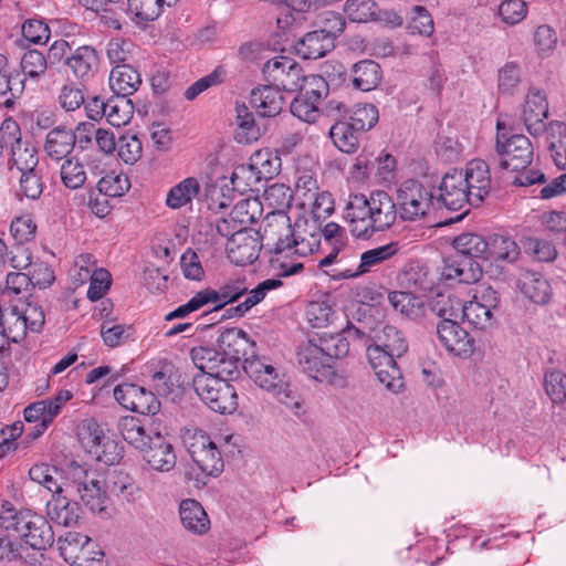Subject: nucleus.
<instances>
[{
    "mask_svg": "<svg viewBox=\"0 0 566 566\" xmlns=\"http://www.w3.org/2000/svg\"><path fill=\"white\" fill-rule=\"evenodd\" d=\"M29 476L33 482L50 491L52 495L61 494L63 491L59 483L62 472L54 465L46 463L34 464L29 470Z\"/></svg>",
    "mask_w": 566,
    "mask_h": 566,
    "instance_id": "a18cd8bd",
    "label": "nucleus"
},
{
    "mask_svg": "<svg viewBox=\"0 0 566 566\" xmlns=\"http://www.w3.org/2000/svg\"><path fill=\"white\" fill-rule=\"evenodd\" d=\"M361 133L354 128L347 120H336L331 129L329 137L342 153L354 154L357 151L360 143Z\"/></svg>",
    "mask_w": 566,
    "mask_h": 566,
    "instance_id": "58836bf2",
    "label": "nucleus"
},
{
    "mask_svg": "<svg viewBox=\"0 0 566 566\" xmlns=\"http://www.w3.org/2000/svg\"><path fill=\"white\" fill-rule=\"evenodd\" d=\"M39 155L36 147L31 142H24L10 148V157L8 159V169L12 172L14 169L28 172L38 169Z\"/></svg>",
    "mask_w": 566,
    "mask_h": 566,
    "instance_id": "ea45409f",
    "label": "nucleus"
},
{
    "mask_svg": "<svg viewBox=\"0 0 566 566\" xmlns=\"http://www.w3.org/2000/svg\"><path fill=\"white\" fill-rule=\"evenodd\" d=\"M75 148L73 129L64 125L53 127L46 134L43 150L53 161H61L71 158L70 155Z\"/></svg>",
    "mask_w": 566,
    "mask_h": 566,
    "instance_id": "5701e85b",
    "label": "nucleus"
},
{
    "mask_svg": "<svg viewBox=\"0 0 566 566\" xmlns=\"http://www.w3.org/2000/svg\"><path fill=\"white\" fill-rule=\"evenodd\" d=\"M60 178L65 188L76 190L84 186L87 176L84 165L78 159L71 157L63 160Z\"/></svg>",
    "mask_w": 566,
    "mask_h": 566,
    "instance_id": "8fccbe9b",
    "label": "nucleus"
},
{
    "mask_svg": "<svg viewBox=\"0 0 566 566\" xmlns=\"http://www.w3.org/2000/svg\"><path fill=\"white\" fill-rule=\"evenodd\" d=\"M333 342L328 333L323 332L314 334L297 347L296 358L300 368L316 381L335 382V364L345 349L340 340L335 345Z\"/></svg>",
    "mask_w": 566,
    "mask_h": 566,
    "instance_id": "7ed1b4c3",
    "label": "nucleus"
},
{
    "mask_svg": "<svg viewBox=\"0 0 566 566\" xmlns=\"http://www.w3.org/2000/svg\"><path fill=\"white\" fill-rule=\"evenodd\" d=\"M104 556L105 554L98 544L90 537L80 553L75 556H72V552L70 553V564L72 566H105Z\"/></svg>",
    "mask_w": 566,
    "mask_h": 566,
    "instance_id": "bf43d9fd",
    "label": "nucleus"
},
{
    "mask_svg": "<svg viewBox=\"0 0 566 566\" xmlns=\"http://www.w3.org/2000/svg\"><path fill=\"white\" fill-rule=\"evenodd\" d=\"M387 300L394 311L409 319H418L424 315L426 304L422 297L406 291H390Z\"/></svg>",
    "mask_w": 566,
    "mask_h": 566,
    "instance_id": "7c9ffc66",
    "label": "nucleus"
},
{
    "mask_svg": "<svg viewBox=\"0 0 566 566\" xmlns=\"http://www.w3.org/2000/svg\"><path fill=\"white\" fill-rule=\"evenodd\" d=\"M399 251L398 242H390L385 245L370 249L361 253L360 262L356 271L345 270L342 277L349 279L369 272L371 268L389 260Z\"/></svg>",
    "mask_w": 566,
    "mask_h": 566,
    "instance_id": "72a5a7b5",
    "label": "nucleus"
},
{
    "mask_svg": "<svg viewBox=\"0 0 566 566\" xmlns=\"http://www.w3.org/2000/svg\"><path fill=\"white\" fill-rule=\"evenodd\" d=\"M397 205L384 190L350 195L344 218L349 232L357 239H369L375 232L389 229L397 219Z\"/></svg>",
    "mask_w": 566,
    "mask_h": 566,
    "instance_id": "f257e3e1",
    "label": "nucleus"
},
{
    "mask_svg": "<svg viewBox=\"0 0 566 566\" xmlns=\"http://www.w3.org/2000/svg\"><path fill=\"white\" fill-rule=\"evenodd\" d=\"M226 71L222 66H217L208 75L197 80L192 83L184 93L187 101H195L201 93L212 86H217L223 83Z\"/></svg>",
    "mask_w": 566,
    "mask_h": 566,
    "instance_id": "0e129e2a",
    "label": "nucleus"
},
{
    "mask_svg": "<svg viewBox=\"0 0 566 566\" xmlns=\"http://www.w3.org/2000/svg\"><path fill=\"white\" fill-rule=\"evenodd\" d=\"M461 175L465 179L467 190H470L472 207H479L494 188L489 164L480 158L471 159Z\"/></svg>",
    "mask_w": 566,
    "mask_h": 566,
    "instance_id": "a211bd4d",
    "label": "nucleus"
},
{
    "mask_svg": "<svg viewBox=\"0 0 566 566\" xmlns=\"http://www.w3.org/2000/svg\"><path fill=\"white\" fill-rule=\"evenodd\" d=\"M15 532L31 548L44 551L54 543V532L49 521L31 510H22L20 526Z\"/></svg>",
    "mask_w": 566,
    "mask_h": 566,
    "instance_id": "ddd939ff",
    "label": "nucleus"
},
{
    "mask_svg": "<svg viewBox=\"0 0 566 566\" xmlns=\"http://www.w3.org/2000/svg\"><path fill=\"white\" fill-rule=\"evenodd\" d=\"M192 387L200 400L214 412L230 415L238 408L237 390L227 379L196 374Z\"/></svg>",
    "mask_w": 566,
    "mask_h": 566,
    "instance_id": "0eeeda50",
    "label": "nucleus"
},
{
    "mask_svg": "<svg viewBox=\"0 0 566 566\" xmlns=\"http://www.w3.org/2000/svg\"><path fill=\"white\" fill-rule=\"evenodd\" d=\"M111 491L122 502L135 503L139 499L140 489L128 474L118 473L112 481Z\"/></svg>",
    "mask_w": 566,
    "mask_h": 566,
    "instance_id": "680f3d73",
    "label": "nucleus"
},
{
    "mask_svg": "<svg viewBox=\"0 0 566 566\" xmlns=\"http://www.w3.org/2000/svg\"><path fill=\"white\" fill-rule=\"evenodd\" d=\"M407 30L410 34L429 38L434 32V21L431 13L423 6H413L410 9Z\"/></svg>",
    "mask_w": 566,
    "mask_h": 566,
    "instance_id": "3c124183",
    "label": "nucleus"
},
{
    "mask_svg": "<svg viewBox=\"0 0 566 566\" xmlns=\"http://www.w3.org/2000/svg\"><path fill=\"white\" fill-rule=\"evenodd\" d=\"M263 248L262 237L258 230L243 231L230 238L226 245L227 256L231 263L243 266L259 259Z\"/></svg>",
    "mask_w": 566,
    "mask_h": 566,
    "instance_id": "f3484780",
    "label": "nucleus"
},
{
    "mask_svg": "<svg viewBox=\"0 0 566 566\" xmlns=\"http://www.w3.org/2000/svg\"><path fill=\"white\" fill-rule=\"evenodd\" d=\"M547 148L558 168H566V123L552 120L545 125Z\"/></svg>",
    "mask_w": 566,
    "mask_h": 566,
    "instance_id": "e433bc0d",
    "label": "nucleus"
},
{
    "mask_svg": "<svg viewBox=\"0 0 566 566\" xmlns=\"http://www.w3.org/2000/svg\"><path fill=\"white\" fill-rule=\"evenodd\" d=\"M242 368L260 388L271 392L281 403L300 407L290 384L279 375L269 358L260 357L252 352L250 357H244Z\"/></svg>",
    "mask_w": 566,
    "mask_h": 566,
    "instance_id": "39448f33",
    "label": "nucleus"
},
{
    "mask_svg": "<svg viewBox=\"0 0 566 566\" xmlns=\"http://www.w3.org/2000/svg\"><path fill=\"white\" fill-rule=\"evenodd\" d=\"M484 261H506L513 263L520 255L517 243L510 237L492 234L485 239Z\"/></svg>",
    "mask_w": 566,
    "mask_h": 566,
    "instance_id": "473e14b6",
    "label": "nucleus"
},
{
    "mask_svg": "<svg viewBox=\"0 0 566 566\" xmlns=\"http://www.w3.org/2000/svg\"><path fill=\"white\" fill-rule=\"evenodd\" d=\"M380 65L374 60H361L352 66V83L356 90L370 92L381 82Z\"/></svg>",
    "mask_w": 566,
    "mask_h": 566,
    "instance_id": "2f4dec72",
    "label": "nucleus"
},
{
    "mask_svg": "<svg viewBox=\"0 0 566 566\" xmlns=\"http://www.w3.org/2000/svg\"><path fill=\"white\" fill-rule=\"evenodd\" d=\"M378 120V108L374 104L366 103L356 105L347 122L363 134L374 128Z\"/></svg>",
    "mask_w": 566,
    "mask_h": 566,
    "instance_id": "603ef678",
    "label": "nucleus"
},
{
    "mask_svg": "<svg viewBox=\"0 0 566 566\" xmlns=\"http://www.w3.org/2000/svg\"><path fill=\"white\" fill-rule=\"evenodd\" d=\"M46 513L54 523L71 527L78 523L82 509L77 502L57 494L52 495V500L46 503Z\"/></svg>",
    "mask_w": 566,
    "mask_h": 566,
    "instance_id": "393cba45",
    "label": "nucleus"
},
{
    "mask_svg": "<svg viewBox=\"0 0 566 566\" xmlns=\"http://www.w3.org/2000/svg\"><path fill=\"white\" fill-rule=\"evenodd\" d=\"M521 291L525 297L538 305L548 304L553 297L549 281L542 273L535 271L525 272Z\"/></svg>",
    "mask_w": 566,
    "mask_h": 566,
    "instance_id": "c756f323",
    "label": "nucleus"
},
{
    "mask_svg": "<svg viewBox=\"0 0 566 566\" xmlns=\"http://www.w3.org/2000/svg\"><path fill=\"white\" fill-rule=\"evenodd\" d=\"M65 65L77 80L86 82L97 74L101 56L93 45H81L70 53Z\"/></svg>",
    "mask_w": 566,
    "mask_h": 566,
    "instance_id": "4be33fe9",
    "label": "nucleus"
},
{
    "mask_svg": "<svg viewBox=\"0 0 566 566\" xmlns=\"http://www.w3.org/2000/svg\"><path fill=\"white\" fill-rule=\"evenodd\" d=\"M432 188L419 180H405L397 190V205L405 221H416L426 217L433 205Z\"/></svg>",
    "mask_w": 566,
    "mask_h": 566,
    "instance_id": "1a4fd4ad",
    "label": "nucleus"
},
{
    "mask_svg": "<svg viewBox=\"0 0 566 566\" xmlns=\"http://www.w3.org/2000/svg\"><path fill=\"white\" fill-rule=\"evenodd\" d=\"M223 349H216L209 346H198L190 350V357L195 366L199 369L198 374L212 375L220 363Z\"/></svg>",
    "mask_w": 566,
    "mask_h": 566,
    "instance_id": "5fc2aeb1",
    "label": "nucleus"
},
{
    "mask_svg": "<svg viewBox=\"0 0 566 566\" xmlns=\"http://www.w3.org/2000/svg\"><path fill=\"white\" fill-rule=\"evenodd\" d=\"M84 505L93 513L105 514L109 497L106 491L102 488L101 481L93 478L83 488L76 491Z\"/></svg>",
    "mask_w": 566,
    "mask_h": 566,
    "instance_id": "a19ab883",
    "label": "nucleus"
},
{
    "mask_svg": "<svg viewBox=\"0 0 566 566\" xmlns=\"http://www.w3.org/2000/svg\"><path fill=\"white\" fill-rule=\"evenodd\" d=\"M250 103L260 116L274 117L281 113L285 99L281 91L268 83L252 90Z\"/></svg>",
    "mask_w": 566,
    "mask_h": 566,
    "instance_id": "b1692460",
    "label": "nucleus"
},
{
    "mask_svg": "<svg viewBox=\"0 0 566 566\" xmlns=\"http://www.w3.org/2000/svg\"><path fill=\"white\" fill-rule=\"evenodd\" d=\"M297 91L298 94L290 104L292 115L305 123H315L321 115L318 104L328 94L327 83L322 76L312 74Z\"/></svg>",
    "mask_w": 566,
    "mask_h": 566,
    "instance_id": "9d476101",
    "label": "nucleus"
},
{
    "mask_svg": "<svg viewBox=\"0 0 566 566\" xmlns=\"http://www.w3.org/2000/svg\"><path fill=\"white\" fill-rule=\"evenodd\" d=\"M218 344L219 348L223 349V354L212 376L230 382L239 374V364L244 361V357H250L248 349H251L255 343L250 340L245 332L238 329L222 333Z\"/></svg>",
    "mask_w": 566,
    "mask_h": 566,
    "instance_id": "6e6552de",
    "label": "nucleus"
},
{
    "mask_svg": "<svg viewBox=\"0 0 566 566\" xmlns=\"http://www.w3.org/2000/svg\"><path fill=\"white\" fill-rule=\"evenodd\" d=\"M368 363L375 371L378 380L391 391H399L403 387L401 370L396 363L397 356L382 348L374 342V345L367 347L366 353Z\"/></svg>",
    "mask_w": 566,
    "mask_h": 566,
    "instance_id": "4468645a",
    "label": "nucleus"
},
{
    "mask_svg": "<svg viewBox=\"0 0 566 566\" xmlns=\"http://www.w3.org/2000/svg\"><path fill=\"white\" fill-rule=\"evenodd\" d=\"M258 202L248 199L239 201L230 211L229 216L242 228V231L253 230L250 226L256 221Z\"/></svg>",
    "mask_w": 566,
    "mask_h": 566,
    "instance_id": "774afa93",
    "label": "nucleus"
},
{
    "mask_svg": "<svg viewBox=\"0 0 566 566\" xmlns=\"http://www.w3.org/2000/svg\"><path fill=\"white\" fill-rule=\"evenodd\" d=\"M314 24L317 28L316 31L331 36L335 43V40L344 32L346 21L342 13L327 10L316 17Z\"/></svg>",
    "mask_w": 566,
    "mask_h": 566,
    "instance_id": "6e6d98bb",
    "label": "nucleus"
},
{
    "mask_svg": "<svg viewBox=\"0 0 566 566\" xmlns=\"http://www.w3.org/2000/svg\"><path fill=\"white\" fill-rule=\"evenodd\" d=\"M199 190V181L193 177H188L168 191L166 205L171 209H179L190 203Z\"/></svg>",
    "mask_w": 566,
    "mask_h": 566,
    "instance_id": "37998d69",
    "label": "nucleus"
},
{
    "mask_svg": "<svg viewBox=\"0 0 566 566\" xmlns=\"http://www.w3.org/2000/svg\"><path fill=\"white\" fill-rule=\"evenodd\" d=\"M262 242L272 247L276 255L285 254L306 256L319 247V234L302 235L291 224L290 217L284 211H272L262 221V230H259Z\"/></svg>",
    "mask_w": 566,
    "mask_h": 566,
    "instance_id": "f03ea898",
    "label": "nucleus"
},
{
    "mask_svg": "<svg viewBox=\"0 0 566 566\" xmlns=\"http://www.w3.org/2000/svg\"><path fill=\"white\" fill-rule=\"evenodd\" d=\"M117 428L124 440L138 451L145 447L148 437H151V434L146 432L142 420L134 416L122 417Z\"/></svg>",
    "mask_w": 566,
    "mask_h": 566,
    "instance_id": "c03bdc74",
    "label": "nucleus"
},
{
    "mask_svg": "<svg viewBox=\"0 0 566 566\" xmlns=\"http://www.w3.org/2000/svg\"><path fill=\"white\" fill-rule=\"evenodd\" d=\"M374 342L398 358L408 350V342L403 333L394 325H385L382 329L376 334Z\"/></svg>",
    "mask_w": 566,
    "mask_h": 566,
    "instance_id": "49530a36",
    "label": "nucleus"
},
{
    "mask_svg": "<svg viewBox=\"0 0 566 566\" xmlns=\"http://www.w3.org/2000/svg\"><path fill=\"white\" fill-rule=\"evenodd\" d=\"M495 150L501 156L499 167L502 170L527 169L534 157V147L528 137L507 132L505 123L500 119L496 122Z\"/></svg>",
    "mask_w": 566,
    "mask_h": 566,
    "instance_id": "423d86ee",
    "label": "nucleus"
},
{
    "mask_svg": "<svg viewBox=\"0 0 566 566\" xmlns=\"http://www.w3.org/2000/svg\"><path fill=\"white\" fill-rule=\"evenodd\" d=\"M344 11L350 21L357 23L378 19V6L374 0H347Z\"/></svg>",
    "mask_w": 566,
    "mask_h": 566,
    "instance_id": "864d4df0",
    "label": "nucleus"
},
{
    "mask_svg": "<svg viewBox=\"0 0 566 566\" xmlns=\"http://www.w3.org/2000/svg\"><path fill=\"white\" fill-rule=\"evenodd\" d=\"M264 80L279 91L296 92L306 84L302 67L293 59L276 56L269 60L262 69Z\"/></svg>",
    "mask_w": 566,
    "mask_h": 566,
    "instance_id": "9b49d317",
    "label": "nucleus"
},
{
    "mask_svg": "<svg viewBox=\"0 0 566 566\" xmlns=\"http://www.w3.org/2000/svg\"><path fill=\"white\" fill-rule=\"evenodd\" d=\"M454 312L460 313V317L465 318L476 329L485 331L496 323L495 313L469 301L462 304L459 300H452Z\"/></svg>",
    "mask_w": 566,
    "mask_h": 566,
    "instance_id": "4c0bfd02",
    "label": "nucleus"
},
{
    "mask_svg": "<svg viewBox=\"0 0 566 566\" xmlns=\"http://www.w3.org/2000/svg\"><path fill=\"white\" fill-rule=\"evenodd\" d=\"M46 56L38 50H28L20 62V72L23 77L28 75L31 78H36L43 75L48 69Z\"/></svg>",
    "mask_w": 566,
    "mask_h": 566,
    "instance_id": "e2e57ef3",
    "label": "nucleus"
},
{
    "mask_svg": "<svg viewBox=\"0 0 566 566\" xmlns=\"http://www.w3.org/2000/svg\"><path fill=\"white\" fill-rule=\"evenodd\" d=\"M328 337L334 339V345L339 344L337 340L344 344L345 350L339 355L340 358L348 356L350 350L358 353L365 349L367 353V347L374 345L375 340V337H371L370 334L356 327L352 323H348L347 326L338 333H328Z\"/></svg>",
    "mask_w": 566,
    "mask_h": 566,
    "instance_id": "cd10ccee",
    "label": "nucleus"
},
{
    "mask_svg": "<svg viewBox=\"0 0 566 566\" xmlns=\"http://www.w3.org/2000/svg\"><path fill=\"white\" fill-rule=\"evenodd\" d=\"M142 84L140 73L129 64L115 65L109 75V87L115 95L128 97Z\"/></svg>",
    "mask_w": 566,
    "mask_h": 566,
    "instance_id": "c85d7f7f",
    "label": "nucleus"
},
{
    "mask_svg": "<svg viewBox=\"0 0 566 566\" xmlns=\"http://www.w3.org/2000/svg\"><path fill=\"white\" fill-rule=\"evenodd\" d=\"M88 430L91 431V452H93L98 461L104 462L107 465H113L118 463L122 459V450L118 447V443L105 437L103 430L99 429L96 422H92L88 424Z\"/></svg>",
    "mask_w": 566,
    "mask_h": 566,
    "instance_id": "a878e982",
    "label": "nucleus"
},
{
    "mask_svg": "<svg viewBox=\"0 0 566 566\" xmlns=\"http://www.w3.org/2000/svg\"><path fill=\"white\" fill-rule=\"evenodd\" d=\"M344 229L336 222H328L318 232H311L310 234H319V239L324 237L325 241L333 244L332 251L322 260L318 261V266L324 268L334 263L340 251L342 238Z\"/></svg>",
    "mask_w": 566,
    "mask_h": 566,
    "instance_id": "4d7b16f0",
    "label": "nucleus"
},
{
    "mask_svg": "<svg viewBox=\"0 0 566 566\" xmlns=\"http://www.w3.org/2000/svg\"><path fill=\"white\" fill-rule=\"evenodd\" d=\"M465 179L461 170L452 169L447 172L439 186L437 202L451 211H459L468 205L472 206V198L467 190Z\"/></svg>",
    "mask_w": 566,
    "mask_h": 566,
    "instance_id": "dca6fc26",
    "label": "nucleus"
},
{
    "mask_svg": "<svg viewBox=\"0 0 566 566\" xmlns=\"http://www.w3.org/2000/svg\"><path fill=\"white\" fill-rule=\"evenodd\" d=\"M139 452L143 460L154 470L168 472L176 465L177 457L170 441L159 432H155L146 440Z\"/></svg>",
    "mask_w": 566,
    "mask_h": 566,
    "instance_id": "6ab92c4d",
    "label": "nucleus"
},
{
    "mask_svg": "<svg viewBox=\"0 0 566 566\" xmlns=\"http://www.w3.org/2000/svg\"><path fill=\"white\" fill-rule=\"evenodd\" d=\"M187 450L192 461L206 475L218 476L223 471L221 453L207 433L195 432L189 438Z\"/></svg>",
    "mask_w": 566,
    "mask_h": 566,
    "instance_id": "f8f14e48",
    "label": "nucleus"
},
{
    "mask_svg": "<svg viewBox=\"0 0 566 566\" xmlns=\"http://www.w3.org/2000/svg\"><path fill=\"white\" fill-rule=\"evenodd\" d=\"M165 3L170 6V1L166 0H127L128 11L137 24L156 20L161 14Z\"/></svg>",
    "mask_w": 566,
    "mask_h": 566,
    "instance_id": "09e8293b",
    "label": "nucleus"
},
{
    "mask_svg": "<svg viewBox=\"0 0 566 566\" xmlns=\"http://www.w3.org/2000/svg\"><path fill=\"white\" fill-rule=\"evenodd\" d=\"M237 138L239 142L250 143L258 138L259 127L255 124L253 114L248 111L244 104L237 105Z\"/></svg>",
    "mask_w": 566,
    "mask_h": 566,
    "instance_id": "13d9d810",
    "label": "nucleus"
},
{
    "mask_svg": "<svg viewBox=\"0 0 566 566\" xmlns=\"http://www.w3.org/2000/svg\"><path fill=\"white\" fill-rule=\"evenodd\" d=\"M335 43L332 38L314 30L307 32L294 45L295 52L304 60H316L333 51Z\"/></svg>",
    "mask_w": 566,
    "mask_h": 566,
    "instance_id": "bb28decb",
    "label": "nucleus"
},
{
    "mask_svg": "<svg viewBox=\"0 0 566 566\" xmlns=\"http://www.w3.org/2000/svg\"><path fill=\"white\" fill-rule=\"evenodd\" d=\"M180 521L184 527L193 534H203L210 527V521L202 505L193 500H182L179 505Z\"/></svg>",
    "mask_w": 566,
    "mask_h": 566,
    "instance_id": "f704fd0d",
    "label": "nucleus"
},
{
    "mask_svg": "<svg viewBox=\"0 0 566 566\" xmlns=\"http://www.w3.org/2000/svg\"><path fill=\"white\" fill-rule=\"evenodd\" d=\"M114 398L127 410L140 415H156L160 410L157 396L136 384L125 382L114 388Z\"/></svg>",
    "mask_w": 566,
    "mask_h": 566,
    "instance_id": "2eb2a0df",
    "label": "nucleus"
},
{
    "mask_svg": "<svg viewBox=\"0 0 566 566\" xmlns=\"http://www.w3.org/2000/svg\"><path fill=\"white\" fill-rule=\"evenodd\" d=\"M134 113L132 101L125 96L116 95L107 101L105 118L114 127L126 125Z\"/></svg>",
    "mask_w": 566,
    "mask_h": 566,
    "instance_id": "de8ad7c7",
    "label": "nucleus"
},
{
    "mask_svg": "<svg viewBox=\"0 0 566 566\" xmlns=\"http://www.w3.org/2000/svg\"><path fill=\"white\" fill-rule=\"evenodd\" d=\"M485 237L476 233H461L453 239L454 253L476 261L485 255Z\"/></svg>",
    "mask_w": 566,
    "mask_h": 566,
    "instance_id": "79ce46f5",
    "label": "nucleus"
},
{
    "mask_svg": "<svg viewBox=\"0 0 566 566\" xmlns=\"http://www.w3.org/2000/svg\"><path fill=\"white\" fill-rule=\"evenodd\" d=\"M548 117V102L539 90H531L522 105V120L527 132L537 137L545 130V119Z\"/></svg>",
    "mask_w": 566,
    "mask_h": 566,
    "instance_id": "aec40b11",
    "label": "nucleus"
},
{
    "mask_svg": "<svg viewBox=\"0 0 566 566\" xmlns=\"http://www.w3.org/2000/svg\"><path fill=\"white\" fill-rule=\"evenodd\" d=\"M432 311L441 318L437 324V335L446 349L459 357L472 356L475 350V340L457 322L460 313L454 312L452 298L447 297L436 302Z\"/></svg>",
    "mask_w": 566,
    "mask_h": 566,
    "instance_id": "20e7f679",
    "label": "nucleus"
},
{
    "mask_svg": "<svg viewBox=\"0 0 566 566\" xmlns=\"http://www.w3.org/2000/svg\"><path fill=\"white\" fill-rule=\"evenodd\" d=\"M544 388L553 403H564L566 401V374L556 369L546 373Z\"/></svg>",
    "mask_w": 566,
    "mask_h": 566,
    "instance_id": "69168bd1",
    "label": "nucleus"
},
{
    "mask_svg": "<svg viewBox=\"0 0 566 566\" xmlns=\"http://www.w3.org/2000/svg\"><path fill=\"white\" fill-rule=\"evenodd\" d=\"M281 167V159L276 154H273L269 149L259 150L252 157V169H258V178H272L277 175Z\"/></svg>",
    "mask_w": 566,
    "mask_h": 566,
    "instance_id": "052dcab7",
    "label": "nucleus"
},
{
    "mask_svg": "<svg viewBox=\"0 0 566 566\" xmlns=\"http://www.w3.org/2000/svg\"><path fill=\"white\" fill-rule=\"evenodd\" d=\"M2 317L1 337L6 338L7 346L10 343L22 342L28 329L22 318L18 304L2 308L0 306V318Z\"/></svg>",
    "mask_w": 566,
    "mask_h": 566,
    "instance_id": "c9c22d12",
    "label": "nucleus"
},
{
    "mask_svg": "<svg viewBox=\"0 0 566 566\" xmlns=\"http://www.w3.org/2000/svg\"><path fill=\"white\" fill-rule=\"evenodd\" d=\"M118 157L127 165H134L142 158L143 144L136 135H122L117 139Z\"/></svg>",
    "mask_w": 566,
    "mask_h": 566,
    "instance_id": "338daca9",
    "label": "nucleus"
},
{
    "mask_svg": "<svg viewBox=\"0 0 566 566\" xmlns=\"http://www.w3.org/2000/svg\"><path fill=\"white\" fill-rule=\"evenodd\" d=\"M441 275L444 280L459 283H475L482 277V266L478 261L452 253L443 258Z\"/></svg>",
    "mask_w": 566,
    "mask_h": 566,
    "instance_id": "412c9836",
    "label": "nucleus"
}]
</instances>
